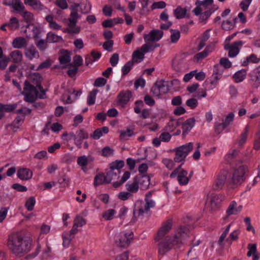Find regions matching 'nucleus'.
Masks as SVG:
<instances>
[{"mask_svg":"<svg viewBox=\"0 0 260 260\" xmlns=\"http://www.w3.org/2000/svg\"><path fill=\"white\" fill-rule=\"evenodd\" d=\"M31 242L28 234L24 232H15L8 236L7 246L14 254L22 256L30 251Z\"/></svg>","mask_w":260,"mask_h":260,"instance_id":"f257e3e1","label":"nucleus"},{"mask_svg":"<svg viewBox=\"0 0 260 260\" xmlns=\"http://www.w3.org/2000/svg\"><path fill=\"white\" fill-rule=\"evenodd\" d=\"M189 231L187 227L180 225L176 230L173 237L167 236L163 241L158 244L159 253L163 255L173 246L180 247L189 236Z\"/></svg>","mask_w":260,"mask_h":260,"instance_id":"f03ea898","label":"nucleus"},{"mask_svg":"<svg viewBox=\"0 0 260 260\" xmlns=\"http://www.w3.org/2000/svg\"><path fill=\"white\" fill-rule=\"evenodd\" d=\"M155 191L153 190L147 192L145 196L144 201L137 202L133 211L134 217L136 218L143 215L144 213H147L150 208L155 207V203L154 200L156 198L153 197Z\"/></svg>","mask_w":260,"mask_h":260,"instance_id":"7ed1b4c3","label":"nucleus"},{"mask_svg":"<svg viewBox=\"0 0 260 260\" xmlns=\"http://www.w3.org/2000/svg\"><path fill=\"white\" fill-rule=\"evenodd\" d=\"M247 171L248 168L246 166H239L230 174L228 182L236 186L241 185L246 180L247 177L246 173Z\"/></svg>","mask_w":260,"mask_h":260,"instance_id":"20e7f679","label":"nucleus"},{"mask_svg":"<svg viewBox=\"0 0 260 260\" xmlns=\"http://www.w3.org/2000/svg\"><path fill=\"white\" fill-rule=\"evenodd\" d=\"M80 8V12L83 14H88L91 12V5L87 0H82L80 3H74L70 7V14L76 19L80 18L81 15L78 13V8Z\"/></svg>","mask_w":260,"mask_h":260,"instance_id":"39448f33","label":"nucleus"},{"mask_svg":"<svg viewBox=\"0 0 260 260\" xmlns=\"http://www.w3.org/2000/svg\"><path fill=\"white\" fill-rule=\"evenodd\" d=\"M193 147V143L189 142L175 148L173 150L175 152L174 161L176 162L184 161L188 153L192 150Z\"/></svg>","mask_w":260,"mask_h":260,"instance_id":"423d86ee","label":"nucleus"},{"mask_svg":"<svg viewBox=\"0 0 260 260\" xmlns=\"http://www.w3.org/2000/svg\"><path fill=\"white\" fill-rule=\"evenodd\" d=\"M133 238L134 234L132 232H122L115 235V244L119 247H127L130 245Z\"/></svg>","mask_w":260,"mask_h":260,"instance_id":"0eeeda50","label":"nucleus"},{"mask_svg":"<svg viewBox=\"0 0 260 260\" xmlns=\"http://www.w3.org/2000/svg\"><path fill=\"white\" fill-rule=\"evenodd\" d=\"M229 175V171L226 169L221 170L218 174L217 177L212 185L214 190H219L222 188Z\"/></svg>","mask_w":260,"mask_h":260,"instance_id":"6e6552de","label":"nucleus"},{"mask_svg":"<svg viewBox=\"0 0 260 260\" xmlns=\"http://www.w3.org/2000/svg\"><path fill=\"white\" fill-rule=\"evenodd\" d=\"M181 167L182 164L175 169L170 174V177L173 178L177 176V180L180 184L186 185L189 181V178L186 176L187 172L182 169Z\"/></svg>","mask_w":260,"mask_h":260,"instance_id":"1a4fd4ad","label":"nucleus"},{"mask_svg":"<svg viewBox=\"0 0 260 260\" xmlns=\"http://www.w3.org/2000/svg\"><path fill=\"white\" fill-rule=\"evenodd\" d=\"M68 27L63 28L62 31L71 34H78L80 31V27L77 26L78 20L70 14L68 18Z\"/></svg>","mask_w":260,"mask_h":260,"instance_id":"9d476101","label":"nucleus"},{"mask_svg":"<svg viewBox=\"0 0 260 260\" xmlns=\"http://www.w3.org/2000/svg\"><path fill=\"white\" fill-rule=\"evenodd\" d=\"M249 83L253 88L260 86V66L252 71L249 74Z\"/></svg>","mask_w":260,"mask_h":260,"instance_id":"9b49d317","label":"nucleus"},{"mask_svg":"<svg viewBox=\"0 0 260 260\" xmlns=\"http://www.w3.org/2000/svg\"><path fill=\"white\" fill-rule=\"evenodd\" d=\"M224 200V196L221 194L212 193L210 196V209L215 211L219 208L221 202Z\"/></svg>","mask_w":260,"mask_h":260,"instance_id":"f8f14e48","label":"nucleus"},{"mask_svg":"<svg viewBox=\"0 0 260 260\" xmlns=\"http://www.w3.org/2000/svg\"><path fill=\"white\" fill-rule=\"evenodd\" d=\"M141 189L146 190L150 184V178L148 175L138 174L135 177Z\"/></svg>","mask_w":260,"mask_h":260,"instance_id":"ddd939ff","label":"nucleus"},{"mask_svg":"<svg viewBox=\"0 0 260 260\" xmlns=\"http://www.w3.org/2000/svg\"><path fill=\"white\" fill-rule=\"evenodd\" d=\"M172 226V221L169 219L164 222L157 232L155 240L159 241L163 238L165 235L171 229Z\"/></svg>","mask_w":260,"mask_h":260,"instance_id":"4468645a","label":"nucleus"},{"mask_svg":"<svg viewBox=\"0 0 260 260\" xmlns=\"http://www.w3.org/2000/svg\"><path fill=\"white\" fill-rule=\"evenodd\" d=\"M163 34L162 30L153 29L151 30L149 34H145L144 39L145 42H157L162 37Z\"/></svg>","mask_w":260,"mask_h":260,"instance_id":"2eb2a0df","label":"nucleus"},{"mask_svg":"<svg viewBox=\"0 0 260 260\" xmlns=\"http://www.w3.org/2000/svg\"><path fill=\"white\" fill-rule=\"evenodd\" d=\"M243 43L242 41H238L232 43L230 46H225L224 48L226 50H229V56L230 57H234L236 56L239 52L240 49L238 47L239 46H242Z\"/></svg>","mask_w":260,"mask_h":260,"instance_id":"dca6fc26","label":"nucleus"},{"mask_svg":"<svg viewBox=\"0 0 260 260\" xmlns=\"http://www.w3.org/2000/svg\"><path fill=\"white\" fill-rule=\"evenodd\" d=\"M24 3L26 5L31 7L35 10L43 11L48 9L39 0H24Z\"/></svg>","mask_w":260,"mask_h":260,"instance_id":"f3484780","label":"nucleus"},{"mask_svg":"<svg viewBox=\"0 0 260 260\" xmlns=\"http://www.w3.org/2000/svg\"><path fill=\"white\" fill-rule=\"evenodd\" d=\"M24 54L29 60H32L34 58H38L40 56L37 49L32 45L28 47H25Z\"/></svg>","mask_w":260,"mask_h":260,"instance_id":"a211bd4d","label":"nucleus"},{"mask_svg":"<svg viewBox=\"0 0 260 260\" xmlns=\"http://www.w3.org/2000/svg\"><path fill=\"white\" fill-rule=\"evenodd\" d=\"M132 96V92L130 90L122 91L120 92L117 96L118 103L121 105L126 104Z\"/></svg>","mask_w":260,"mask_h":260,"instance_id":"6ab92c4d","label":"nucleus"},{"mask_svg":"<svg viewBox=\"0 0 260 260\" xmlns=\"http://www.w3.org/2000/svg\"><path fill=\"white\" fill-rule=\"evenodd\" d=\"M17 177L22 180H27L32 176V172L28 169L21 168L17 171Z\"/></svg>","mask_w":260,"mask_h":260,"instance_id":"aec40b11","label":"nucleus"},{"mask_svg":"<svg viewBox=\"0 0 260 260\" xmlns=\"http://www.w3.org/2000/svg\"><path fill=\"white\" fill-rule=\"evenodd\" d=\"M242 210V206L237 207V203L235 201H232L230 204L226 209V213L228 216L237 214Z\"/></svg>","mask_w":260,"mask_h":260,"instance_id":"412c9836","label":"nucleus"},{"mask_svg":"<svg viewBox=\"0 0 260 260\" xmlns=\"http://www.w3.org/2000/svg\"><path fill=\"white\" fill-rule=\"evenodd\" d=\"M27 45V41L26 39L21 37L15 38L12 42V46L14 48L21 49L25 48Z\"/></svg>","mask_w":260,"mask_h":260,"instance_id":"4be33fe9","label":"nucleus"},{"mask_svg":"<svg viewBox=\"0 0 260 260\" xmlns=\"http://www.w3.org/2000/svg\"><path fill=\"white\" fill-rule=\"evenodd\" d=\"M194 123L195 119L193 117L187 119L182 123L183 134H187L194 126Z\"/></svg>","mask_w":260,"mask_h":260,"instance_id":"5701e85b","label":"nucleus"},{"mask_svg":"<svg viewBox=\"0 0 260 260\" xmlns=\"http://www.w3.org/2000/svg\"><path fill=\"white\" fill-rule=\"evenodd\" d=\"M126 190L131 193L137 192L139 188V184L134 177L131 182H128L125 185Z\"/></svg>","mask_w":260,"mask_h":260,"instance_id":"b1692460","label":"nucleus"},{"mask_svg":"<svg viewBox=\"0 0 260 260\" xmlns=\"http://www.w3.org/2000/svg\"><path fill=\"white\" fill-rule=\"evenodd\" d=\"M120 171H114L111 169L107 171L106 177L107 182L110 183L112 180H115L119 178Z\"/></svg>","mask_w":260,"mask_h":260,"instance_id":"393cba45","label":"nucleus"},{"mask_svg":"<svg viewBox=\"0 0 260 260\" xmlns=\"http://www.w3.org/2000/svg\"><path fill=\"white\" fill-rule=\"evenodd\" d=\"M30 79L32 84L39 87L41 86L42 77L40 73H34L30 75Z\"/></svg>","mask_w":260,"mask_h":260,"instance_id":"a878e982","label":"nucleus"},{"mask_svg":"<svg viewBox=\"0 0 260 260\" xmlns=\"http://www.w3.org/2000/svg\"><path fill=\"white\" fill-rule=\"evenodd\" d=\"M63 39L61 36H59L54 33L49 32L47 34L46 41L48 43H55L62 42Z\"/></svg>","mask_w":260,"mask_h":260,"instance_id":"bb28decb","label":"nucleus"},{"mask_svg":"<svg viewBox=\"0 0 260 260\" xmlns=\"http://www.w3.org/2000/svg\"><path fill=\"white\" fill-rule=\"evenodd\" d=\"M25 92L32 93L37 96L38 90L34 85L31 84L29 81L26 80L24 83V90Z\"/></svg>","mask_w":260,"mask_h":260,"instance_id":"cd10ccee","label":"nucleus"},{"mask_svg":"<svg viewBox=\"0 0 260 260\" xmlns=\"http://www.w3.org/2000/svg\"><path fill=\"white\" fill-rule=\"evenodd\" d=\"M144 58V54L139 49H137L135 51L132 55V59L131 60L134 63H139L141 62Z\"/></svg>","mask_w":260,"mask_h":260,"instance_id":"c85d7f7f","label":"nucleus"},{"mask_svg":"<svg viewBox=\"0 0 260 260\" xmlns=\"http://www.w3.org/2000/svg\"><path fill=\"white\" fill-rule=\"evenodd\" d=\"M156 85L160 88L162 94L167 93L170 90L168 82L164 80L156 81Z\"/></svg>","mask_w":260,"mask_h":260,"instance_id":"c756f323","label":"nucleus"},{"mask_svg":"<svg viewBox=\"0 0 260 260\" xmlns=\"http://www.w3.org/2000/svg\"><path fill=\"white\" fill-rule=\"evenodd\" d=\"M61 55L59 57V60L61 64L70 63L71 60L70 53L67 51L63 50L61 51Z\"/></svg>","mask_w":260,"mask_h":260,"instance_id":"7c9ffc66","label":"nucleus"},{"mask_svg":"<svg viewBox=\"0 0 260 260\" xmlns=\"http://www.w3.org/2000/svg\"><path fill=\"white\" fill-rule=\"evenodd\" d=\"M108 183L107 182L106 177L103 173H99L94 177L93 183L94 186Z\"/></svg>","mask_w":260,"mask_h":260,"instance_id":"2f4dec72","label":"nucleus"},{"mask_svg":"<svg viewBox=\"0 0 260 260\" xmlns=\"http://www.w3.org/2000/svg\"><path fill=\"white\" fill-rule=\"evenodd\" d=\"M249 131V126L246 125L244 128V131L242 133L239 139L237 140V143L240 146H242L246 142L247 139V135Z\"/></svg>","mask_w":260,"mask_h":260,"instance_id":"473e14b6","label":"nucleus"},{"mask_svg":"<svg viewBox=\"0 0 260 260\" xmlns=\"http://www.w3.org/2000/svg\"><path fill=\"white\" fill-rule=\"evenodd\" d=\"M10 56L14 63H20L22 59V54L19 50H16L11 52Z\"/></svg>","mask_w":260,"mask_h":260,"instance_id":"72a5a7b5","label":"nucleus"},{"mask_svg":"<svg viewBox=\"0 0 260 260\" xmlns=\"http://www.w3.org/2000/svg\"><path fill=\"white\" fill-rule=\"evenodd\" d=\"M246 75V71L243 69L237 72L233 75V78L235 81L237 83L242 82L245 78Z\"/></svg>","mask_w":260,"mask_h":260,"instance_id":"f704fd0d","label":"nucleus"},{"mask_svg":"<svg viewBox=\"0 0 260 260\" xmlns=\"http://www.w3.org/2000/svg\"><path fill=\"white\" fill-rule=\"evenodd\" d=\"M124 166V161L122 160H116L110 164V168L114 171H120Z\"/></svg>","mask_w":260,"mask_h":260,"instance_id":"c9c22d12","label":"nucleus"},{"mask_svg":"<svg viewBox=\"0 0 260 260\" xmlns=\"http://www.w3.org/2000/svg\"><path fill=\"white\" fill-rule=\"evenodd\" d=\"M159 46V44L153 45L150 43H146L142 45L140 50L144 54V53L153 50L155 48Z\"/></svg>","mask_w":260,"mask_h":260,"instance_id":"e433bc0d","label":"nucleus"},{"mask_svg":"<svg viewBox=\"0 0 260 260\" xmlns=\"http://www.w3.org/2000/svg\"><path fill=\"white\" fill-rule=\"evenodd\" d=\"M16 104L4 105L0 103V114H3V112H11L16 109Z\"/></svg>","mask_w":260,"mask_h":260,"instance_id":"4c0bfd02","label":"nucleus"},{"mask_svg":"<svg viewBox=\"0 0 260 260\" xmlns=\"http://www.w3.org/2000/svg\"><path fill=\"white\" fill-rule=\"evenodd\" d=\"M7 26L11 30H16L19 28V23L18 19L15 17H12L9 23H7Z\"/></svg>","mask_w":260,"mask_h":260,"instance_id":"58836bf2","label":"nucleus"},{"mask_svg":"<svg viewBox=\"0 0 260 260\" xmlns=\"http://www.w3.org/2000/svg\"><path fill=\"white\" fill-rule=\"evenodd\" d=\"M36 204V200L34 197L31 196L28 198L25 203V207L28 211H32L34 210L35 205Z\"/></svg>","mask_w":260,"mask_h":260,"instance_id":"ea45409f","label":"nucleus"},{"mask_svg":"<svg viewBox=\"0 0 260 260\" xmlns=\"http://www.w3.org/2000/svg\"><path fill=\"white\" fill-rule=\"evenodd\" d=\"M181 124L182 125L180 119L171 120L168 124V127L166 128V130L172 131L175 128Z\"/></svg>","mask_w":260,"mask_h":260,"instance_id":"a19ab883","label":"nucleus"},{"mask_svg":"<svg viewBox=\"0 0 260 260\" xmlns=\"http://www.w3.org/2000/svg\"><path fill=\"white\" fill-rule=\"evenodd\" d=\"M208 47H207L203 51L196 54L194 56V61L198 62L199 60L203 59L208 55Z\"/></svg>","mask_w":260,"mask_h":260,"instance_id":"79ce46f5","label":"nucleus"},{"mask_svg":"<svg viewBox=\"0 0 260 260\" xmlns=\"http://www.w3.org/2000/svg\"><path fill=\"white\" fill-rule=\"evenodd\" d=\"M74 236L70 235V234L68 232H64L62 234V238H63V245L64 247H67L70 244V243L72 239H73Z\"/></svg>","mask_w":260,"mask_h":260,"instance_id":"37998d69","label":"nucleus"},{"mask_svg":"<svg viewBox=\"0 0 260 260\" xmlns=\"http://www.w3.org/2000/svg\"><path fill=\"white\" fill-rule=\"evenodd\" d=\"M98 91L99 90L98 89H94L89 92L87 99V103L89 105H92L94 104L96 95Z\"/></svg>","mask_w":260,"mask_h":260,"instance_id":"c03bdc74","label":"nucleus"},{"mask_svg":"<svg viewBox=\"0 0 260 260\" xmlns=\"http://www.w3.org/2000/svg\"><path fill=\"white\" fill-rule=\"evenodd\" d=\"M83 64V59L81 56L79 55H76L73 57V64L69 63L68 66L69 68H71L72 66L77 67L78 68L79 67L82 66Z\"/></svg>","mask_w":260,"mask_h":260,"instance_id":"a18cd8bd","label":"nucleus"},{"mask_svg":"<svg viewBox=\"0 0 260 260\" xmlns=\"http://www.w3.org/2000/svg\"><path fill=\"white\" fill-rule=\"evenodd\" d=\"M174 13L176 18L180 19L185 17L186 13V10L185 9H183L180 7H178L174 10Z\"/></svg>","mask_w":260,"mask_h":260,"instance_id":"49530a36","label":"nucleus"},{"mask_svg":"<svg viewBox=\"0 0 260 260\" xmlns=\"http://www.w3.org/2000/svg\"><path fill=\"white\" fill-rule=\"evenodd\" d=\"M13 8L16 11L21 13L24 10V6L23 5L21 0H13Z\"/></svg>","mask_w":260,"mask_h":260,"instance_id":"de8ad7c7","label":"nucleus"},{"mask_svg":"<svg viewBox=\"0 0 260 260\" xmlns=\"http://www.w3.org/2000/svg\"><path fill=\"white\" fill-rule=\"evenodd\" d=\"M21 93L24 95V101L29 103L34 102L37 98L35 94L25 92L24 91H21Z\"/></svg>","mask_w":260,"mask_h":260,"instance_id":"09e8293b","label":"nucleus"},{"mask_svg":"<svg viewBox=\"0 0 260 260\" xmlns=\"http://www.w3.org/2000/svg\"><path fill=\"white\" fill-rule=\"evenodd\" d=\"M171 32V41L173 43H176L180 37V33L179 30L176 29H172L170 30Z\"/></svg>","mask_w":260,"mask_h":260,"instance_id":"8fccbe9b","label":"nucleus"},{"mask_svg":"<svg viewBox=\"0 0 260 260\" xmlns=\"http://www.w3.org/2000/svg\"><path fill=\"white\" fill-rule=\"evenodd\" d=\"M21 12V15L26 22L30 23L33 21L34 15L32 13L28 11H24V10Z\"/></svg>","mask_w":260,"mask_h":260,"instance_id":"3c124183","label":"nucleus"},{"mask_svg":"<svg viewBox=\"0 0 260 260\" xmlns=\"http://www.w3.org/2000/svg\"><path fill=\"white\" fill-rule=\"evenodd\" d=\"M115 213V210L112 209H109L103 213V217L107 220H111Z\"/></svg>","mask_w":260,"mask_h":260,"instance_id":"603ef678","label":"nucleus"},{"mask_svg":"<svg viewBox=\"0 0 260 260\" xmlns=\"http://www.w3.org/2000/svg\"><path fill=\"white\" fill-rule=\"evenodd\" d=\"M134 63L131 60L127 62L122 68V75L125 76L131 71L134 66Z\"/></svg>","mask_w":260,"mask_h":260,"instance_id":"864d4df0","label":"nucleus"},{"mask_svg":"<svg viewBox=\"0 0 260 260\" xmlns=\"http://www.w3.org/2000/svg\"><path fill=\"white\" fill-rule=\"evenodd\" d=\"M239 151L236 149H234L233 150L232 152H230L228 153L225 156V159L228 162H230L232 160L235 158L239 154Z\"/></svg>","mask_w":260,"mask_h":260,"instance_id":"5fc2aeb1","label":"nucleus"},{"mask_svg":"<svg viewBox=\"0 0 260 260\" xmlns=\"http://www.w3.org/2000/svg\"><path fill=\"white\" fill-rule=\"evenodd\" d=\"M248 251L247 253L248 257L251 256L252 254H255L257 251L256 244L255 243H249L247 246Z\"/></svg>","mask_w":260,"mask_h":260,"instance_id":"6e6d98bb","label":"nucleus"},{"mask_svg":"<svg viewBox=\"0 0 260 260\" xmlns=\"http://www.w3.org/2000/svg\"><path fill=\"white\" fill-rule=\"evenodd\" d=\"M230 227H231V224H229L226 228H225V229L224 230V231L223 232V233H222V234L221 235V236H220L219 237V239L218 240V243L219 245H223V241L225 240V238H226L228 233H229V231L230 230Z\"/></svg>","mask_w":260,"mask_h":260,"instance_id":"4d7b16f0","label":"nucleus"},{"mask_svg":"<svg viewBox=\"0 0 260 260\" xmlns=\"http://www.w3.org/2000/svg\"><path fill=\"white\" fill-rule=\"evenodd\" d=\"M120 139L124 140L126 137L132 136L133 134V131L129 128H127L126 131H122L120 132Z\"/></svg>","mask_w":260,"mask_h":260,"instance_id":"13d9d810","label":"nucleus"},{"mask_svg":"<svg viewBox=\"0 0 260 260\" xmlns=\"http://www.w3.org/2000/svg\"><path fill=\"white\" fill-rule=\"evenodd\" d=\"M221 27L225 30H230L234 27V24L232 21L228 20L222 22Z\"/></svg>","mask_w":260,"mask_h":260,"instance_id":"bf43d9fd","label":"nucleus"},{"mask_svg":"<svg viewBox=\"0 0 260 260\" xmlns=\"http://www.w3.org/2000/svg\"><path fill=\"white\" fill-rule=\"evenodd\" d=\"M47 43L48 42H47L46 40L45 41L41 39L39 40L36 45L41 51H43L47 48Z\"/></svg>","mask_w":260,"mask_h":260,"instance_id":"052dcab7","label":"nucleus"},{"mask_svg":"<svg viewBox=\"0 0 260 260\" xmlns=\"http://www.w3.org/2000/svg\"><path fill=\"white\" fill-rule=\"evenodd\" d=\"M74 223L78 226H82L86 223V221L81 216L77 215L74 219Z\"/></svg>","mask_w":260,"mask_h":260,"instance_id":"680f3d73","label":"nucleus"},{"mask_svg":"<svg viewBox=\"0 0 260 260\" xmlns=\"http://www.w3.org/2000/svg\"><path fill=\"white\" fill-rule=\"evenodd\" d=\"M219 65L223 68L228 69L232 67V63L227 58H221L220 60Z\"/></svg>","mask_w":260,"mask_h":260,"instance_id":"e2e57ef3","label":"nucleus"},{"mask_svg":"<svg viewBox=\"0 0 260 260\" xmlns=\"http://www.w3.org/2000/svg\"><path fill=\"white\" fill-rule=\"evenodd\" d=\"M235 115L233 112H230L228 115L226 116L224 120H223V123L227 127L233 121Z\"/></svg>","mask_w":260,"mask_h":260,"instance_id":"0e129e2a","label":"nucleus"},{"mask_svg":"<svg viewBox=\"0 0 260 260\" xmlns=\"http://www.w3.org/2000/svg\"><path fill=\"white\" fill-rule=\"evenodd\" d=\"M133 196L129 191H122L118 193V197L122 201H125Z\"/></svg>","mask_w":260,"mask_h":260,"instance_id":"69168bd1","label":"nucleus"},{"mask_svg":"<svg viewBox=\"0 0 260 260\" xmlns=\"http://www.w3.org/2000/svg\"><path fill=\"white\" fill-rule=\"evenodd\" d=\"M186 105L189 107L191 109H193L197 107L198 102L197 99L194 98H191L186 101Z\"/></svg>","mask_w":260,"mask_h":260,"instance_id":"338daca9","label":"nucleus"},{"mask_svg":"<svg viewBox=\"0 0 260 260\" xmlns=\"http://www.w3.org/2000/svg\"><path fill=\"white\" fill-rule=\"evenodd\" d=\"M107 83V80L103 77H99L96 79L93 83V85L95 87H102Z\"/></svg>","mask_w":260,"mask_h":260,"instance_id":"774afa93","label":"nucleus"}]
</instances>
